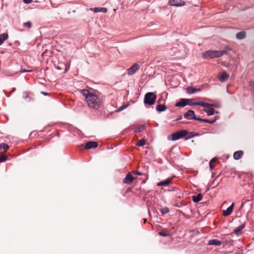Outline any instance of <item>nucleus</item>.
<instances>
[{
	"instance_id": "37998d69",
	"label": "nucleus",
	"mask_w": 254,
	"mask_h": 254,
	"mask_svg": "<svg viewBox=\"0 0 254 254\" xmlns=\"http://www.w3.org/2000/svg\"><path fill=\"white\" fill-rule=\"evenodd\" d=\"M182 119V116H180L178 118H177L176 121H179V120H181V119Z\"/></svg>"
},
{
	"instance_id": "bb28decb",
	"label": "nucleus",
	"mask_w": 254,
	"mask_h": 254,
	"mask_svg": "<svg viewBox=\"0 0 254 254\" xmlns=\"http://www.w3.org/2000/svg\"><path fill=\"white\" fill-rule=\"evenodd\" d=\"M217 120V118L215 117L214 120H209V119H203V122L207 123L209 124H213L215 123Z\"/></svg>"
},
{
	"instance_id": "9d476101",
	"label": "nucleus",
	"mask_w": 254,
	"mask_h": 254,
	"mask_svg": "<svg viewBox=\"0 0 254 254\" xmlns=\"http://www.w3.org/2000/svg\"><path fill=\"white\" fill-rule=\"evenodd\" d=\"M135 179L136 178L133 177L129 173L126 175L123 182L125 184H130L133 180H135Z\"/></svg>"
},
{
	"instance_id": "b1692460",
	"label": "nucleus",
	"mask_w": 254,
	"mask_h": 254,
	"mask_svg": "<svg viewBox=\"0 0 254 254\" xmlns=\"http://www.w3.org/2000/svg\"><path fill=\"white\" fill-rule=\"evenodd\" d=\"M246 37V32L244 31L239 32L236 34V38L238 39H243Z\"/></svg>"
},
{
	"instance_id": "49530a36",
	"label": "nucleus",
	"mask_w": 254,
	"mask_h": 254,
	"mask_svg": "<svg viewBox=\"0 0 254 254\" xmlns=\"http://www.w3.org/2000/svg\"><path fill=\"white\" fill-rule=\"evenodd\" d=\"M146 181H143L142 183H145Z\"/></svg>"
},
{
	"instance_id": "ddd939ff",
	"label": "nucleus",
	"mask_w": 254,
	"mask_h": 254,
	"mask_svg": "<svg viewBox=\"0 0 254 254\" xmlns=\"http://www.w3.org/2000/svg\"><path fill=\"white\" fill-rule=\"evenodd\" d=\"M91 11H93L94 12H103L106 13L107 12V9L105 7H95V8H90L89 9Z\"/></svg>"
},
{
	"instance_id": "c756f323",
	"label": "nucleus",
	"mask_w": 254,
	"mask_h": 254,
	"mask_svg": "<svg viewBox=\"0 0 254 254\" xmlns=\"http://www.w3.org/2000/svg\"><path fill=\"white\" fill-rule=\"evenodd\" d=\"M144 128H145L144 126H140L135 129V132H142L144 130Z\"/></svg>"
},
{
	"instance_id": "39448f33",
	"label": "nucleus",
	"mask_w": 254,
	"mask_h": 254,
	"mask_svg": "<svg viewBox=\"0 0 254 254\" xmlns=\"http://www.w3.org/2000/svg\"><path fill=\"white\" fill-rule=\"evenodd\" d=\"M187 105H198L203 107H209L213 106L212 104L207 103L203 101L195 102V99H187Z\"/></svg>"
},
{
	"instance_id": "7ed1b4c3",
	"label": "nucleus",
	"mask_w": 254,
	"mask_h": 254,
	"mask_svg": "<svg viewBox=\"0 0 254 254\" xmlns=\"http://www.w3.org/2000/svg\"><path fill=\"white\" fill-rule=\"evenodd\" d=\"M156 95L153 92H147L145 94L144 103L148 105H153L156 100Z\"/></svg>"
},
{
	"instance_id": "4468645a",
	"label": "nucleus",
	"mask_w": 254,
	"mask_h": 254,
	"mask_svg": "<svg viewBox=\"0 0 254 254\" xmlns=\"http://www.w3.org/2000/svg\"><path fill=\"white\" fill-rule=\"evenodd\" d=\"M172 180V178H168L167 179H166L163 181H161V182L158 183L157 184V186H160H160H169V185L170 184V183H171Z\"/></svg>"
},
{
	"instance_id": "a211bd4d",
	"label": "nucleus",
	"mask_w": 254,
	"mask_h": 254,
	"mask_svg": "<svg viewBox=\"0 0 254 254\" xmlns=\"http://www.w3.org/2000/svg\"><path fill=\"white\" fill-rule=\"evenodd\" d=\"M221 244V241L217 239H212L209 241L208 245H214V246H220Z\"/></svg>"
},
{
	"instance_id": "4c0bfd02",
	"label": "nucleus",
	"mask_w": 254,
	"mask_h": 254,
	"mask_svg": "<svg viewBox=\"0 0 254 254\" xmlns=\"http://www.w3.org/2000/svg\"><path fill=\"white\" fill-rule=\"evenodd\" d=\"M23 1L24 3L28 4L30 3L32 1V0H23Z\"/></svg>"
},
{
	"instance_id": "de8ad7c7",
	"label": "nucleus",
	"mask_w": 254,
	"mask_h": 254,
	"mask_svg": "<svg viewBox=\"0 0 254 254\" xmlns=\"http://www.w3.org/2000/svg\"><path fill=\"white\" fill-rule=\"evenodd\" d=\"M244 203H242V206H243L244 205Z\"/></svg>"
},
{
	"instance_id": "2f4dec72",
	"label": "nucleus",
	"mask_w": 254,
	"mask_h": 254,
	"mask_svg": "<svg viewBox=\"0 0 254 254\" xmlns=\"http://www.w3.org/2000/svg\"><path fill=\"white\" fill-rule=\"evenodd\" d=\"M24 26L30 29L32 27L31 23L30 21H28L24 23Z\"/></svg>"
},
{
	"instance_id": "cd10ccee",
	"label": "nucleus",
	"mask_w": 254,
	"mask_h": 254,
	"mask_svg": "<svg viewBox=\"0 0 254 254\" xmlns=\"http://www.w3.org/2000/svg\"><path fill=\"white\" fill-rule=\"evenodd\" d=\"M160 211L161 213L164 215L165 214H167L169 212V209L168 207H165L160 209Z\"/></svg>"
},
{
	"instance_id": "a18cd8bd",
	"label": "nucleus",
	"mask_w": 254,
	"mask_h": 254,
	"mask_svg": "<svg viewBox=\"0 0 254 254\" xmlns=\"http://www.w3.org/2000/svg\"><path fill=\"white\" fill-rule=\"evenodd\" d=\"M213 106H212V107H216V105H214V104H212ZM210 107L211 108V106H210Z\"/></svg>"
},
{
	"instance_id": "7c9ffc66",
	"label": "nucleus",
	"mask_w": 254,
	"mask_h": 254,
	"mask_svg": "<svg viewBox=\"0 0 254 254\" xmlns=\"http://www.w3.org/2000/svg\"><path fill=\"white\" fill-rule=\"evenodd\" d=\"M159 235L163 237H167L170 236V233L168 232L161 231L159 232Z\"/></svg>"
},
{
	"instance_id": "72a5a7b5",
	"label": "nucleus",
	"mask_w": 254,
	"mask_h": 254,
	"mask_svg": "<svg viewBox=\"0 0 254 254\" xmlns=\"http://www.w3.org/2000/svg\"><path fill=\"white\" fill-rule=\"evenodd\" d=\"M7 157L4 155H1L0 156V163L4 162L6 160Z\"/></svg>"
},
{
	"instance_id": "473e14b6",
	"label": "nucleus",
	"mask_w": 254,
	"mask_h": 254,
	"mask_svg": "<svg viewBox=\"0 0 254 254\" xmlns=\"http://www.w3.org/2000/svg\"><path fill=\"white\" fill-rule=\"evenodd\" d=\"M22 94H23V95H22L23 96V98L24 99H26V98H28L30 93L28 92L24 91L23 92Z\"/></svg>"
},
{
	"instance_id": "f704fd0d",
	"label": "nucleus",
	"mask_w": 254,
	"mask_h": 254,
	"mask_svg": "<svg viewBox=\"0 0 254 254\" xmlns=\"http://www.w3.org/2000/svg\"><path fill=\"white\" fill-rule=\"evenodd\" d=\"M132 173L134 174V175H144L143 173H141V172H138L137 171H133L132 172Z\"/></svg>"
},
{
	"instance_id": "dca6fc26",
	"label": "nucleus",
	"mask_w": 254,
	"mask_h": 254,
	"mask_svg": "<svg viewBox=\"0 0 254 254\" xmlns=\"http://www.w3.org/2000/svg\"><path fill=\"white\" fill-rule=\"evenodd\" d=\"M229 77V75L228 74H227L226 72H223L219 77V80L221 82H223L226 81L228 79Z\"/></svg>"
},
{
	"instance_id": "393cba45",
	"label": "nucleus",
	"mask_w": 254,
	"mask_h": 254,
	"mask_svg": "<svg viewBox=\"0 0 254 254\" xmlns=\"http://www.w3.org/2000/svg\"><path fill=\"white\" fill-rule=\"evenodd\" d=\"M188 135H189V136L185 138L186 140H188L190 138H191L197 135L198 134L195 133L194 132H190V133L189 132V134Z\"/></svg>"
},
{
	"instance_id": "423d86ee",
	"label": "nucleus",
	"mask_w": 254,
	"mask_h": 254,
	"mask_svg": "<svg viewBox=\"0 0 254 254\" xmlns=\"http://www.w3.org/2000/svg\"><path fill=\"white\" fill-rule=\"evenodd\" d=\"M140 68L139 65L136 64H134L130 67L127 70V73L128 75H131L134 74Z\"/></svg>"
},
{
	"instance_id": "0eeeda50",
	"label": "nucleus",
	"mask_w": 254,
	"mask_h": 254,
	"mask_svg": "<svg viewBox=\"0 0 254 254\" xmlns=\"http://www.w3.org/2000/svg\"><path fill=\"white\" fill-rule=\"evenodd\" d=\"M170 5L175 6H181L185 5V2L182 0H170Z\"/></svg>"
},
{
	"instance_id": "79ce46f5",
	"label": "nucleus",
	"mask_w": 254,
	"mask_h": 254,
	"mask_svg": "<svg viewBox=\"0 0 254 254\" xmlns=\"http://www.w3.org/2000/svg\"><path fill=\"white\" fill-rule=\"evenodd\" d=\"M41 94H42L43 95H44L45 96H47L49 94L47 92H41Z\"/></svg>"
},
{
	"instance_id": "e433bc0d",
	"label": "nucleus",
	"mask_w": 254,
	"mask_h": 254,
	"mask_svg": "<svg viewBox=\"0 0 254 254\" xmlns=\"http://www.w3.org/2000/svg\"><path fill=\"white\" fill-rule=\"evenodd\" d=\"M209 165L210 170H212L214 169V166L212 165V163L209 162Z\"/></svg>"
},
{
	"instance_id": "6e6552de",
	"label": "nucleus",
	"mask_w": 254,
	"mask_h": 254,
	"mask_svg": "<svg viewBox=\"0 0 254 254\" xmlns=\"http://www.w3.org/2000/svg\"><path fill=\"white\" fill-rule=\"evenodd\" d=\"M98 144L97 142L90 141L86 143L84 148L86 149L96 148L98 147Z\"/></svg>"
},
{
	"instance_id": "6ab92c4d",
	"label": "nucleus",
	"mask_w": 254,
	"mask_h": 254,
	"mask_svg": "<svg viewBox=\"0 0 254 254\" xmlns=\"http://www.w3.org/2000/svg\"><path fill=\"white\" fill-rule=\"evenodd\" d=\"M205 108L204 111L207 113L208 116H211L214 114V109L213 108L210 107Z\"/></svg>"
},
{
	"instance_id": "1a4fd4ad",
	"label": "nucleus",
	"mask_w": 254,
	"mask_h": 254,
	"mask_svg": "<svg viewBox=\"0 0 254 254\" xmlns=\"http://www.w3.org/2000/svg\"><path fill=\"white\" fill-rule=\"evenodd\" d=\"M184 116L188 120H194L195 116L193 110H189L184 114Z\"/></svg>"
},
{
	"instance_id": "f3484780",
	"label": "nucleus",
	"mask_w": 254,
	"mask_h": 254,
	"mask_svg": "<svg viewBox=\"0 0 254 254\" xmlns=\"http://www.w3.org/2000/svg\"><path fill=\"white\" fill-rule=\"evenodd\" d=\"M201 91L200 88H195L189 86L187 88V92L189 94H193L196 92H199Z\"/></svg>"
},
{
	"instance_id": "20e7f679",
	"label": "nucleus",
	"mask_w": 254,
	"mask_h": 254,
	"mask_svg": "<svg viewBox=\"0 0 254 254\" xmlns=\"http://www.w3.org/2000/svg\"><path fill=\"white\" fill-rule=\"evenodd\" d=\"M189 134V132L186 130H181L173 133L171 135V139L173 141L182 138Z\"/></svg>"
},
{
	"instance_id": "ea45409f",
	"label": "nucleus",
	"mask_w": 254,
	"mask_h": 254,
	"mask_svg": "<svg viewBox=\"0 0 254 254\" xmlns=\"http://www.w3.org/2000/svg\"><path fill=\"white\" fill-rule=\"evenodd\" d=\"M217 158L216 157L213 158L211 160L210 162L213 163L217 161Z\"/></svg>"
},
{
	"instance_id": "c9c22d12",
	"label": "nucleus",
	"mask_w": 254,
	"mask_h": 254,
	"mask_svg": "<svg viewBox=\"0 0 254 254\" xmlns=\"http://www.w3.org/2000/svg\"><path fill=\"white\" fill-rule=\"evenodd\" d=\"M250 87L253 88L254 90V82L253 81H250L249 83Z\"/></svg>"
},
{
	"instance_id": "412c9836",
	"label": "nucleus",
	"mask_w": 254,
	"mask_h": 254,
	"mask_svg": "<svg viewBox=\"0 0 254 254\" xmlns=\"http://www.w3.org/2000/svg\"><path fill=\"white\" fill-rule=\"evenodd\" d=\"M192 200L194 202L197 203L202 199V195L201 193H199L197 195L192 196Z\"/></svg>"
},
{
	"instance_id": "c03bdc74",
	"label": "nucleus",
	"mask_w": 254,
	"mask_h": 254,
	"mask_svg": "<svg viewBox=\"0 0 254 254\" xmlns=\"http://www.w3.org/2000/svg\"><path fill=\"white\" fill-rule=\"evenodd\" d=\"M33 100V99L32 98V97H29V100Z\"/></svg>"
},
{
	"instance_id": "f03ea898",
	"label": "nucleus",
	"mask_w": 254,
	"mask_h": 254,
	"mask_svg": "<svg viewBox=\"0 0 254 254\" xmlns=\"http://www.w3.org/2000/svg\"><path fill=\"white\" fill-rule=\"evenodd\" d=\"M231 50V48L228 46H225L224 49L221 51L208 50L203 53V58L206 59L220 58Z\"/></svg>"
},
{
	"instance_id": "4be33fe9",
	"label": "nucleus",
	"mask_w": 254,
	"mask_h": 254,
	"mask_svg": "<svg viewBox=\"0 0 254 254\" xmlns=\"http://www.w3.org/2000/svg\"><path fill=\"white\" fill-rule=\"evenodd\" d=\"M245 225H246L245 223H243L240 226H239V227L235 228L233 231V233H236V234H238L245 228Z\"/></svg>"
},
{
	"instance_id": "f257e3e1",
	"label": "nucleus",
	"mask_w": 254,
	"mask_h": 254,
	"mask_svg": "<svg viewBox=\"0 0 254 254\" xmlns=\"http://www.w3.org/2000/svg\"><path fill=\"white\" fill-rule=\"evenodd\" d=\"M80 93L84 96L89 108L98 109L100 107V100L97 95L87 89H82Z\"/></svg>"
},
{
	"instance_id": "a19ab883",
	"label": "nucleus",
	"mask_w": 254,
	"mask_h": 254,
	"mask_svg": "<svg viewBox=\"0 0 254 254\" xmlns=\"http://www.w3.org/2000/svg\"><path fill=\"white\" fill-rule=\"evenodd\" d=\"M127 107V106H122V107H121L120 108V109H119V110H120V111H121V110H123V109H125Z\"/></svg>"
},
{
	"instance_id": "58836bf2",
	"label": "nucleus",
	"mask_w": 254,
	"mask_h": 254,
	"mask_svg": "<svg viewBox=\"0 0 254 254\" xmlns=\"http://www.w3.org/2000/svg\"><path fill=\"white\" fill-rule=\"evenodd\" d=\"M194 120L199 121H201V122H203V119H201V118H197V117H196L195 116V118H194Z\"/></svg>"
},
{
	"instance_id": "5701e85b",
	"label": "nucleus",
	"mask_w": 254,
	"mask_h": 254,
	"mask_svg": "<svg viewBox=\"0 0 254 254\" xmlns=\"http://www.w3.org/2000/svg\"><path fill=\"white\" fill-rule=\"evenodd\" d=\"M8 37L7 33H3L0 35V45H1L4 40H6Z\"/></svg>"
},
{
	"instance_id": "aec40b11",
	"label": "nucleus",
	"mask_w": 254,
	"mask_h": 254,
	"mask_svg": "<svg viewBox=\"0 0 254 254\" xmlns=\"http://www.w3.org/2000/svg\"><path fill=\"white\" fill-rule=\"evenodd\" d=\"M156 110L159 112L165 111L167 109V107L165 104H159L156 106Z\"/></svg>"
},
{
	"instance_id": "9b49d317",
	"label": "nucleus",
	"mask_w": 254,
	"mask_h": 254,
	"mask_svg": "<svg viewBox=\"0 0 254 254\" xmlns=\"http://www.w3.org/2000/svg\"><path fill=\"white\" fill-rule=\"evenodd\" d=\"M187 99H181L180 101L176 103L175 106L178 107H184L187 105Z\"/></svg>"
},
{
	"instance_id": "2eb2a0df",
	"label": "nucleus",
	"mask_w": 254,
	"mask_h": 254,
	"mask_svg": "<svg viewBox=\"0 0 254 254\" xmlns=\"http://www.w3.org/2000/svg\"><path fill=\"white\" fill-rule=\"evenodd\" d=\"M244 154V152L242 150H239L234 152L233 158L235 160H239L241 159Z\"/></svg>"
},
{
	"instance_id": "a878e982",
	"label": "nucleus",
	"mask_w": 254,
	"mask_h": 254,
	"mask_svg": "<svg viewBox=\"0 0 254 254\" xmlns=\"http://www.w3.org/2000/svg\"><path fill=\"white\" fill-rule=\"evenodd\" d=\"M9 148V146L5 143H1L0 144V149H3L4 150V152H6Z\"/></svg>"
},
{
	"instance_id": "f8f14e48",
	"label": "nucleus",
	"mask_w": 254,
	"mask_h": 254,
	"mask_svg": "<svg viewBox=\"0 0 254 254\" xmlns=\"http://www.w3.org/2000/svg\"><path fill=\"white\" fill-rule=\"evenodd\" d=\"M234 203H232L226 210L223 211V215L225 216H229L233 211Z\"/></svg>"
},
{
	"instance_id": "c85d7f7f",
	"label": "nucleus",
	"mask_w": 254,
	"mask_h": 254,
	"mask_svg": "<svg viewBox=\"0 0 254 254\" xmlns=\"http://www.w3.org/2000/svg\"><path fill=\"white\" fill-rule=\"evenodd\" d=\"M145 139H140V140H139L137 142L136 145H137L138 146H142L145 144Z\"/></svg>"
}]
</instances>
